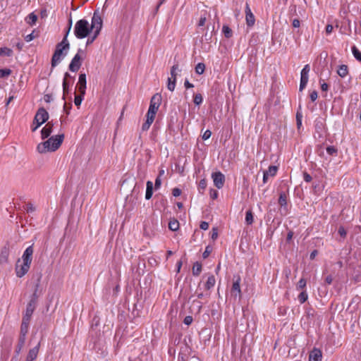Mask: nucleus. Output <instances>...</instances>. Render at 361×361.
Here are the masks:
<instances>
[{
	"instance_id": "f257e3e1",
	"label": "nucleus",
	"mask_w": 361,
	"mask_h": 361,
	"mask_svg": "<svg viewBox=\"0 0 361 361\" xmlns=\"http://www.w3.org/2000/svg\"><path fill=\"white\" fill-rule=\"evenodd\" d=\"M72 25V20H70L69 26L68 27V30L62 39V41L57 44L56 47L55 51L51 58V67L54 68L56 66L62 59L66 56L68 51L70 49V44L67 39V37L69 34V32L71 29Z\"/></svg>"
},
{
	"instance_id": "f03ea898",
	"label": "nucleus",
	"mask_w": 361,
	"mask_h": 361,
	"mask_svg": "<svg viewBox=\"0 0 361 361\" xmlns=\"http://www.w3.org/2000/svg\"><path fill=\"white\" fill-rule=\"evenodd\" d=\"M63 138V134L51 136L47 140L39 143L37 147V150L40 154L54 152L61 146Z\"/></svg>"
},
{
	"instance_id": "7ed1b4c3",
	"label": "nucleus",
	"mask_w": 361,
	"mask_h": 361,
	"mask_svg": "<svg viewBox=\"0 0 361 361\" xmlns=\"http://www.w3.org/2000/svg\"><path fill=\"white\" fill-rule=\"evenodd\" d=\"M89 22L85 19L78 20L74 27V35L78 39H84L91 32Z\"/></svg>"
},
{
	"instance_id": "20e7f679",
	"label": "nucleus",
	"mask_w": 361,
	"mask_h": 361,
	"mask_svg": "<svg viewBox=\"0 0 361 361\" xmlns=\"http://www.w3.org/2000/svg\"><path fill=\"white\" fill-rule=\"evenodd\" d=\"M33 252L34 250L32 245L26 248L22 256V261L18 259L16 264V267H20V271H28L30 268Z\"/></svg>"
},
{
	"instance_id": "39448f33",
	"label": "nucleus",
	"mask_w": 361,
	"mask_h": 361,
	"mask_svg": "<svg viewBox=\"0 0 361 361\" xmlns=\"http://www.w3.org/2000/svg\"><path fill=\"white\" fill-rule=\"evenodd\" d=\"M161 102V96L159 94H155L152 96L150 100L149 109L147 115L155 118L156 114Z\"/></svg>"
},
{
	"instance_id": "423d86ee",
	"label": "nucleus",
	"mask_w": 361,
	"mask_h": 361,
	"mask_svg": "<svg viewBox=\"0 0 361 361\" xmlns=\"http://www.w3.org/2000/svg\"><path fill=\"white\" fill-rule=\"evenodd\" d=\"M90 27L91 31L93 30L96 35L99 34V32L102 27V19L101 16L97 13H94L92 18V22Z\"/></svg>"
},
{
	"instance_id": "0eeeda50",
	"label": "nucleus",
	"mask_w": 361,
	"mask_h": 361,
	"mask_svg": "<svg viewBox=\"0 0 361 361\" xmlns=\"http://www.w3.org/2000/svg\"><path fill=\"white\" fill-rule=\"evenodd\" d=\"M83 51L81 49H79L78 53L74 56L72 59L70 64H69V70L72 72L78 71L82 64V58L80 55V53H82Z\"/></svg>"
},
{
	"instance_id": "6e6552de",
	"label": "nucleus",
	"mask_w": 361,
	"mask_h": 361,
	"mask_svg": "<svg viewBox=\"0 0 361 361\" xmlns=\"http://www.w3.org/2000/svg\"><path fill=\"white\" fill-rule=\"evenodd\" d=\"M310 71V67L309 64L305 65L301 71L300 82V87H299V90L300 92L302 91L305 88V87L308 82Z\"/></svg>"
},
{
	"instance_id": "1a4fd4ad",
	"label": "nucleus",
	"mask_w": 361,
	"mask_h": 361,
	"mask_svg": "<svg viewBox=\"0 0 361 361\" xmlns=\"http://www.w3.org/2000/svg\"><path fill=\"white\" fill-rule=\"evenodd\" d=\"M212 178L213 179L214 185L218 189H221L224 187L225 182V176L221 172L217 171L213 173L212 174Z\"/></svg>"
},
{
	"instance_id": "9d476101",
	"label": "nucleus",
	"mask_w": 361,
	"mask_h": 361,
	"mask_svg": "<svg viewBox=\"0 0 361 361\" xmlns=\"http://www.w3.org/2000/svg\"><path fill=\"white\" fill-rule=\"evenodd\" d=\"M36 301L34 299H32L30 302L27 304L26 307L25 314L23 317V321L30 322L32 314L35 310V305Z\"/></svg>"
},
{
	"instance_id": "9b49d317",
	"label": "nucleus",
	"mask_w": 361,
	"mask_h": 361,
	"mask_svg": "<svg viewBox=\"0 0 361 361\" xmlns=\"http://www.w3.org/2000/svg\"><path fill=\"white\" fill-rule=\"evenodd\" d=\"M49 119V114L44 108H39L35 116V121H41V123H45Z\"/></svg>"
},
{
	"instance_id": "f8f14e48",
	"label": "nucleus",
	"mask_w": 361,
	"mask_h": 361,
	"mask_svg": "<svg viewBox=\"0 0 361 361\" xmlns=\"http://www.w3.org/2000/svg\"><path fill=\"white\" fill-rule=\"evenodd\" d=\"M245 19L247 26L251 27L254 25L255 23V18L247 3L245 4Z\"/></svg>"
},
{
	"instance_id": "ddd939ff",
	"label": "nucleus",
	"mask_w": 361,
	"mask_h": 361,
	"mask_svg": "<svg viewBox=\"0 0 361 361\" xmlns=\"http://www.w3.org/2000/svg\"><path fill=\"white\" fill-rule=\"evenodd\" d=\"M86 84V75L80 73L78 78V87L79 92L82 94H85Z\"/></svg>"
},
{
	"instance_id": "4468645a",
	"label": "nucleus",
	"mask_w": 361,
	"mask_h": 361,
	"mask_svg": "<svg viewBox=\"0 0 361 361\" xmlns=\"http://www.w3.org/2000/svg\"><path fill=\"white\" fill-rule=\"evenodd\" d=\"M39 347H40V342H39L35 347L31 348L29 350L25 361L35 360L37 357V355H38L39 350Z\"/></svg>"
},
{
	"instance_id": "2eb2a0df",
	"label": "nucleus",
	"mask_w": 361,
	"mask_h": 361,
	"mask_svg": "<svg viewBox=\"0 0 361 361\" xmlns=\"http://www.w3.org/2000/svg\"><path fill=\"white\" fill-rule=\"evenodd\" d=\"M278 168L276 166H270L268 170L264 171L263 173V183L267 182L269 176H274L276 174Z\"/></svg>"
},
{
	"instance_id": "dca6fc26",
	"label": "nucleus",
	"mask_w": 361,
	"mask_h": 361,
	"mask_svg": "<svg viewBox=\"0 0 361 361\" xmlns=\"http://www.w3.org/2000/svg\"><path fill=\"white\" fill-rule=\"evenodd\" d=\"M233 286H232V289H231V291L233 294H235V295L236 296L237 295H239L240 294V277L238 275V276H234L233 277Z\"/></svg>"
},
{
	"instance_id": "f3484780",
	"label": "nucleus",
	"mask_w": 361,
	"mask_h": 361,
	"mask_svg": "<svg viewBox=\"0 0 361 361\" xmlns=\"http://www.w3.org/2000/svg\"><path fill=\"white\" fill-rule=\"evenodd\" d=\"M322 357V351L318 348H314L310 353L309 361H321Z\"/></svg>"
},
{
	"instance_id": "a211bd4d",
	"label": "nucleus",
	"mask_w": 361,
	"mask_h": 361,
	"mask_svg": "<svg viewBox=\"0 0 361 361\" xmlns=\"http://www.w3.org/2000/svg\"><path fill=\"white\" fill-rule=\"evenodd\" d=\"M54 124L51 122H48L46 126L41 130L42 139L48 137L52 133V128Z\"/></svg>"
},
{
	"instance_id": "6ab92c4d",
	"label": "nucleus",
	"mask_w": 361,
	"mask_h": 361,
	"mask_svg": "<svg viewBox=\"0 0 361 361\" xmlns=\"http://www.w3.org/2000/svg\"><path fill=\"white\" fill-rule=\"evenodd\" d=\"M180 72L181 69L180 68L179 64L176 63L171 68L170 74L173 79L174 78L175 81H176V78Z\"/></svg>"
},
{
	"instance_id": "aec40b11",
	"label": "nucleus",
	"mask_w": 361,
	"mask_h": 361,
	"mask_svg": "<svg viewBox=\"0 0 361 361\" xmlns=\"http://www.w3.org/2000/svg\"><path fill=\"white\" fill-rule=\"evenodd\" d=\"M29 322L27 321H22L21 326H20V337H23L25 338L26 334L28 331Z\"/></svg>"
},
{
	"instance_id": "412c9836",
	"label": "nucleus",
	"mask_w": 361,
	"mask_h": 361,
	"mask_svg": "<svg viewBox=\"0 0 361 361\" xmlns=\"http://www.w3.org/2000/svg\"><path fill=\"white\" fill-rule=\"evenodd\" d=\"M147 188H146V193H145V198L146 200H149L153 194V183L152 181L148 180L147 182Z\"/></svg>"
},
{
	"instance_id": "4be33fe9",
	"label": "nucleus",
	"mask_w": 361,
	"mask_h": 361,
	"mask_svg": "<svg viewBox=\"0 0 361 361\" xmlns=\"http://www.w3.org/2000/svg\"><path fill=\"white\" fill-rule=\"evenodd\" d=\"M25 338H23V337H20L19 336V338H18V345L16 348V350H15V352H16V356H18V355L20 353L24 345H25Z\"/></svg>"
},
{
	"instance_id": "5701e85b",
	"label": "nucleus",
	"mask_w": 361,
	"mask_h": 361,
	"mask_svg": "<svg viewBox=\"0 0 361 361\" xmlns=\"http://www.w3.org/2000/svg\"><path fill=\"white\" fill-rule=\"evenodd\" d=\"M154 120V118L149 116V115H146V121L145 123H143L142 126V130L143 131L147 130L149 128L152 123H153Z\"/></svg>"
},
{
	"instance_id": "b1692460",
	"label": "nucleus",
	"mask_w": 361,
	"mask_h": 361,
	"mask_svg": "<svg viewBox=\"0 0 361 361\" xmlns=\"http://www.w3.org/2000/svg\"><path fill=\"white\" fill-rule=\"evenodd\" d=\"M338 75L341 78H345L348 73V66L345 65H341L337 70Z\"/></svg>"
},
{
	"instance_id": "393cba45",
	"label": "nucleus",
	"mask_w": 361,
	"mask_h": 361,
	"mask_svg": "<svg viewBox=\"0 0 361 361\" xmlns=\"http://www.w3.org/2000/svg\"><path fill=\"white\" fill-rule=\"evenodd\" d=\"M215 283H216V280H215L214 276H209L207 280V282L205 283L206 289L209 290L212 288H213L214 286L215 285Z\"/></svg>"
},
{
	"instance_id": "a878e982",
	"label": "nucleus",
	"mask_w": 361,
	"mask_h": 361,
	"mask_svg": "<svg viewBox=\"0 0 361 361\" xmlns=\"http://www.w3.org/2000/svg\"><path fill=\"white\" fill-rule=\"evenodd\" d=\"M37 20V16L34 13H30L26 18V22L30 25H35Z\"/></svg>"
},
{
	"instance_id": "bb28decb",
	"label": "nucleus",
	"mask_w": 361,
	"mask_h": 361,
	"mask_svg": "<svg viewBox=\"0 0 361 361\" xmlns=\"http://www.w3.org/2000/svg\"><path fill=\"white\" fill-rule=\"evenodd\" d=\"M169 228L176 231L179 228V222L176 219H171L169 223Z\"/></svg>"
},
{
	"instance_id": "cd10ccee",
	"label": "nucleus",
	"mask_w": 361,
	"mask_h": 361,
	"mask_svg": "<svg viewBox=\"0 0 361 361\" xmlns=\"http://www.w3.org/2000/svg\"><path fill=\"white\" fill-rule=\"evenodd\" d=\"M176 81L171 76L168 78L167 88L169 91L173 92L176 87Z\"/></svg>"
},
{
	"instance_id": "c85d7f7f",
	"label": "nucleus",
	"mask_w": 361,
	"mask_h": 361,
	"mask_svg": "<svg viewBox=\"0 0 361 361\" xmlns=\"http://www.w3.org/2000/svg\"><path fill=\"white\" fill-rule=\"evenodd\" d=\"M254 218L253 214L251 210H247L245 214V222L248 225H251L253 223Z\"/></svg>"
},
{
	"instance_id": "c756f323",
	"label": "nucleus",
	"mask_w": 361,
	"mask_h": 361,
	"mask_svg": "<svg viewBox=\"0 0 361 361\" xmlns=\"http://www.w3.org/2000/svg\"><path fill=\"white\" fill-rule=\"evenodd\" d=\"M222 32L226 38H230L232 36V30L226 25H224Z\"/></svg>"
},
{
	"instance_id": "7c9ffc66",
	"label": "nucleus",
	"mask_w": 361,
	"mask_h": 361,
	"mask_svg": "<svg viewBox=\"0 0 361 361\" xmlns=\"http://www.w3.org/2000/svg\"><path fill=\"white\" fill-rule=\"evenodd\" d=\"M352 53L353 56L360 62H361V52L360 50L355 47L353 46L352 47Z\"/></svg>"
},
{
	"instance_id": "2f4dec72",
	"label": "nucleus",
	"mask_w": 361,
	"mask_h": 361,
	"mask_svg": "<svg viewBox=\"0 0 361 361\" xmlns=\"http://www.w3.org/2000/svg\"><path fill=\"white\" fill-rule=\"evenodd\" d=\"M205 70V65L203 63H198L195 66V73L202 75Z\"/></svg>"
},
{
	"instance_id": "473e14b6",
	"label": "nucleus",
	"mask_w": 361,
	"mask_h": 361,
	"mask_svg": "<svg viewBox=\"0 0 361 361\" xmlns=\"http://www.w3.org/2000/svg\"><path fill=\"white\" fill-rule=\"evenodd\" d=\"M307 284V280L305 278H301L300 281L296 284V289L298 290H303L306 287Z\"/></svg>"
},
{
	"instance_id": "72a5a7b5",
	"label": "nucleus",
	"mask_w": 361,
	"mask_h": 361,
	"mask_svg": "<svg viewBox=\"0 0 361 361\" xmlns=\"http://www.w3.org/2000/svg\"><path fill=\"white\" fill-rule=\"evenodd\" d=\"M279 204L281 207H286L287 204V200H286V195L284 192H281L280 194L279 198Z\"/></svg>"
},
{
	"instance_id": "f704fd0d",
	"label": "nucleus",
	"mask_w": 361,
	"mask_h": 361,
	"mask_svg": "<svg viewBox=\"0 0 361 361\" xmlns=\"http://www.w3.org/2000/svg\"><path fill=\"white\" fill-rule=\"evenodd\" d=\"M13 51L11 49L7 47H1L0 48V56L4 55L10 56H11Z\"/></svg>"
},
{
	"instance_id": "c9c22d12",
	"label": "nucleus",
	"mask_w": 361,
	"mask_h": 361,
	"mask_svg": "<svg viewBox=\"0 0 361 361\" xmlns=\"http://www.w3.org/2000/svg\"><path fill=\"white\" fill-rule=\"evenodd\" d=\"M307 298L308 295L305 290H302L298 295V300L301 304L304 303Z\"/></svg>"
},
{
	"instance_id": "e433bc0d",
	"label": "nucleus",
	"mask_w": 361,
	"mask_h": 361,
	"mask_svg": "<svg viewBox=\"0 0 361 361\" xmlns=\"http://www.w3.org/2000/svg\"><path fill=\"white\" fill-rule=\"evenodd\" d=\"M193 102L195 105L201 104L203 102V97H202V94L200 93L195 94Z\"/></svg>"
},
{
	"instance_id": "4c0bfd02",
	"label": "nucleus",
	"mask_w": 361,
	"mask_h": 361,
	"mask_svg": "<svg viewBox=\"0 0 361 361\" xmlns=\"http://www.w3.org/2000/svg\"><path fill=\"white\" fill-rule=\"evenodd\" d=\"M84 95L85 94H82L81 93H80V94L75 96L74 103L75 106H79L81 104L82 101L83 100Z\"/></svg>"
},
{
	"instance_id": "58836bf2",
	"label": "nucleus",
	"mask_w": 361,
	"mask_h": 361,
	"mask_svg": "<svg viewBox=\"0 0 361 361\" xmlns=\"http://www.w3.org/2000/svg\"><path fill=\"white\" fill-rule=\"evenodd\" d=\"M63 99H65V96L68 92V88H69V84L68 81H66V80H63Z\"/></svg>"
},
{
	"instance_id": "ea45409f",
	"label": "nucleus",
	"mask_w": 361,
	"mask_h": 361,
	"mask_svg": "<svg viewBox=\"0 0 361 361\" xmlns=\"http://www.w3.org/2000/svg\"><path fill=\"white\" fill-rule=\"evenodd\" d=\"M11 73V71L8 68L0 69V78H5Z\"/></svg>"
},
{
	"instance_id": "a19ab883",
	"label": "nucleus",
	"mask_w": 361,
	"mask_h": 361,
	"mask_svg": "<svg viewBox=\"0 0 361 361\" xmlns=\"http://www.w3.org/2000/svg\"><path fill=\"white\" fill-rule=\"evenodd\" d=\"M37 37V35L35 34V30H34V31H32V33H30L25 37V40L26 42H29L32 41V39H34L35 38H36Z\"/></svg>"
},
{
	"instance_id": "79ce46f5",
	"label": "nucleus",
	"mask_w": 361,
	"mask_h": 361,
	"mask_svg": "<svg viewBox=\"0 0 361 361\" xmlns=\"http://www.w3.org/2000/svg\"><path fill=\"white\" fill-rule=\"evenodd\" d=\"M302 114L300 112H297L296 121H297V126L298 128H300V126H302Z\"/></svg>"
},
{
	"instance_id": "37998d69",
	"label": "nucleus",
	"mask_w": 361,
	"mask_h": 361,
	"mask_svg": "<svg viewBox=\"0 0 361 361\" xmlns=\"http://www.w3.org/2000/svg\"><path fill=\"white\" fill-rule=\"evenodd\" d=\"M319 83L321 85V89H322V91H324V92L328 91L329 85H328L327 83L324 82V80L320 79L319 80Z\"/></svg>"
},
{
	"instance_id": "c03bdc74",
	"label": "nucleus",
	"mask_w": 361,
	"mask_h": 361,
	"mask_svg": "<svg viewBox=\"0 0 361 361\" xmlns=\"http://www.w3.org/2000/svg\"><path fill=\"white\" fill-rule=\"evenodd\" d=\"M212 248L210 246H207L204 252L202 254L203 258L206 259L209 255V254L212 252Z\"/></svg>"
},
{
	"instance_id": "a18cd8bd",
	"label": "nucleus",
	"mask_w": 361,
	"mask_h": 361,
	"mask_svg": "<svg viewBox=\"0 0 361 361\" xmlns=\"http://www.w3.org/2000/svg\"><path fill=\"white\" fill-rule=\"evenodd\" d=\"M326 152L330 155H333L337 152V150L334 146H328L326 147Z\"/></svg>"
},
{
	"instance_id": "49530a36",
	"label": "nucleus",
	"mask_w": 361,
	"mask_h": 361,
	"mask_svg": "<svg viewBox=\"0 0 361 361\" xmlns=\"http://www.w3.org/2000/svg\"><path fill=\"white\" fill-rule=\"evenodd\" d=\"M207 187V180L205 179H202L199 183L198 188L199 190H204Z\"/></svg>"
},
{
	"instance_id": "de8ad7c7",
	"label": "nucleus",
	"mask_w": 361,
	"mask_h": 361,
	"mask_svg": "<svg viewBox=\"0 0 361 361\" xmlns=\"http://www.w3.org/2000/svg\"><path fill=\"white\" fill-rule=\"evenodd\" d=\"M209 195L212 199L215 200L218 197V192L216 190L210 189Z\"/></svg>"
},
{
	"instance_id": "09e8293b",
	"label": "nucleus",
	"mask_w": 361,
	"mask_h": 361,
	"mask_svg": "<svg viewBox=\"0 0 361 361\" xmlns=\"http://www.w3.org/2000/svg\"><path fill=\"white\" fill-rule=\"evenodd\" d=\"M206 20H207V17H206V15L204 14V16H202L200 17V20L198 22V26L202 27V26L204 25Z\"/></svg>"
},
{
	"instance_id": "8fccbe9b",
	"label": "nucleus",
	"mask_w": 361,
	"mask_h": 361,
	"mask_svg": "<svg viewBox=\"0 0 361 361\" xmlns=\"http://www.w3.org/2000/svg\"><path fill=\"white\" fill-rule=\"evenodd\" d=\"M7 251L5 250V251H2L1 252V254L0 255V262H6L7 260Z\"/></svg>"
},
{
	"instance_id": "3c124183",
	"label": "nucleus",
	"mask_w": 361,
	"mask_h": 361,
	"mask_svg": "<svg viewBox=\"0 0 361 361\" xmlns=\"http://www.w3.org/2000/svg\"><path fill=\"white\" fill-rule=\"evenodd\" d=\"M193 321V319L191 316H186L185 318H184V320H183V323L185 324V325H190L192 324Z\"/></svg>"
},
{
	"instance_id": "603ef678",
	"label": "nucleus",
	"mask_w": 361,
	"mask_h": 361,
	"mask_svg": "<svg viewBox=\"0 0 361 361\" xmlns=\"http://www.w3.org/2000/svg\"><path fill=\"white\" fill-rule=\"evenodd\" d=\"M334 279V276L332 274H329L326 276L324 281L326 284H331Z\"/></svg>"
},
{
	"instance_id": "864d4df0",
	"label": "nucleus",
	"mask_w": 361,
	"mask_h": 361,
	"mask_svg": "<svg viewBox=\"0 0 361 361\" xmlns=\"http://www.w3.org/2000/svg\"><path fill=\"white\" fill-rule=\"evenodd\" d=\"M310 99L312 101V102H314L317 97H318V93L316 90H314L312 91L310 94Z\"/></svg>"
},
{
	"instance_id": "5fc2aeb1",
	"label": "nucleus",
	"mask_w": 361,
	"mask_h": 361,
	"mask_svg": "<svg viewBox=\"0 0 361 361\" xmlns=\"http://www.w3.org/2000/svg\"><path fill=\"white\" fill-rule=\"evenodd\" d=\"M212 135V132L209 130H207L202 135V139L206 140L209 139Z\"/></svg>"
},
{
	"instance_id": "6e6d98bb",
	"label": "nucleus",
	"mask_w": 361,
	"mask_h": 361,
	"mask_svg": "<svg viewBox=\"0 0 361 361\" xmlns=\"http://www.w3.org/2000/svg\"><path fill=\"white\" fill-rule=\"evenodd\" d=\"M26 207H27L26 209H27V212L32 213L35 211V206L31 203H28Z\"/></svg>"
},
{
	"instance_id": "4d7b16f0",
	"label": "nucleus",
	"mask_w": 361,
	"mask_h": 361,
	"mask_svg": "<svg viewBox=\"0 0 361 361\" xmlns=\"http://www.w3.org/2000/svg\"><path fill=\"white\" fill-rule=\"evenodd\" d=\"M303 178H304V180L307 183H310L312 179V176L307 172H305L303 173Z\"/></svg>"
},
{
	"instance_id": "13d9d810",
	"label": "nucleus",
	"mask_w": 361,
	"mask_h": 361,
	"mask_svg": "<svg viewBox=\"0 0 361 361\" xmlns=\"http://www.w3.org/2000/svg\"><path fill=\"white\" fill-rule=\"evenodd\" d=\"M200 227L202 230H207L209 228V224L207 221H202Z\"/></svg>"
},
{
	"instance_id": "bf43d9fd",
	"label": "nucleus",
	"mask_w": 361,
	"mask_h": 361,
	"mask_svg": "<svg viewBox=\"0 0 361 361\" xmlns=\"http://www.w3.org/2000/svg\"><path fill=\"white\" fill-rule=\"evenodd\" d=\"M172 194L174 197H178L179 195H180L181 194V190L179 189V188H173V191H172Z\"/></svg>"
},
{
	"instance_id": "052dcab7",
	"label": "nucleus",
	"mask_w": 361,
	"mask_h": 361,
	"mask_svg": "<svg viewBox=\"0 0 361 361\" xmlns=\"http://www.w3.org/2000/svg\"><path fill=\"white\" fill-rule=\"evenodd\" d=\"M201 269H202L201 264L197 262L193 265L192 271H195V269H196V271H201Z\"/></svg>"
},
{
	"instance_id": "680f3d73",
	"label": "nucleus",
	"mask_w": 361,
	"mask_h": 361,
	"mask_svg": "<svg viewBox=\"0 0 361 361\" xmlns=\"http://www.w3.org/2000/svg\"><path fill=\"white\" fill-rule=\"evenodd\" d=\"M338 233L343 238H345L346 236V231L343 227H340L338 228Z\"/></svg>"
},
{
	"instance_id": "e2e57ef3",
	"label": "nucleus",
	"mask_w": 361,
	"mask_h": 361,
	"mask_svg": "<svg viewBox=\"0 0 361 361\" xmlns=\"http://www.w3.org/2000/svg\"><path fill=\"white\" fill-rule=\"evenodd\" d=\"M161 184V178L159 176H157L155 180V183H154L155 188L156 189L159 188L160 187Z\"/></svg>"
},
{
	"instance_id": "0e129e2a",
	"label": "nucleus",
	"mask_w": 361,
	"mask_h": 361,
	"mask_svg": "<svg viewBox=\"0 0 361 361\" xmlns=\"http://www.w3.org/2000/svg\"><path fill=\"white\" fill-rule=\"evenodd\" d=\"M333 29H334L333 25L329 24L326 26L325 31H326V34L329 35L332 32Z\"/></svg>"
},
{
	"instance_id": "69168bd1",
	"label": "nucleus",
	"mask_w": 361,
	"mask_h": 361,
	"mask_svg": "<svg viewBox=\"0 0 361 361\" xmlns=\"http://www.w3.org/2000/svg\"><path fill=\"white\" fill-rule=\"evenodd\" d=\"M218 236V231L217 228H212V238L213 240L216 239Z\"/></svg>"
},
{
	"instance_id": "338daca9",
	"label": "nucleus",
	"mask_w": 361,
	"mask_h": 361,
	"mask_svg": "<svg viewBox=\"0 0 361 361\" xmlns=\"http://www.w3.org/2000/svg\"><path fill=\"white\" fill-rule=\"evenodd\" d=\"M184 86L186 89L192 88L194 87L193 84L190 83L188 80H185Z\"/></svg>"
},
{
	"instance_id": "774afa93",
	"label": "nucleus",
	"mask_w": 361,
	"mask_h": 361,
	"mask_svg": "<svg viewBox=\"0 0 361 361\" xmlns=\"http://www.w3.org/2000/svg\"><path fill=\"white\" fill-rule=\"evenodd\" d=\"M292 25L294 27H299L300 25V22L298 19H294L293 20Z\"/></svg>"
}]
</instances>
